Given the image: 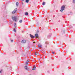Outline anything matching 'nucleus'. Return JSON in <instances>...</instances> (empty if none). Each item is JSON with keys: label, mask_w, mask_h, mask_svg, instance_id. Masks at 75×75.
Masks as SVG:
<instances>
[{"label": "nucleus", "mask_w": 75, "mask_h": 75, "mask_svg": "<svg viewBox=\"0 0 75 75\" xmlns=\"http://www.w3.org/2000/svg\"><path fill=\"white\" fill-rule=\"evenodd\" d=\"M18 2H16V6H18Z\"/></svg>", "instance_id": "obj_11"}, {"label": "nucleus", "mask_w": 75, "mask_h": 75, "mask_svg": "<svg viewBox=\"0 0 75 75\" xmlns=\"http://www.w3.org/2000/svg\"><path fill=\"white\" fill-rule=\"evenodd\" d=\"M23 1H24V0H22Z\"/></svg>", "instance_id": "obj_24"}, {"label": "nucleus", "mask_w": 75, "mask_h": 75, "mask_svg": "<svg viewBox=\"0 0 75 75\" xmlns=\"http://www.w3.org/2000/svg\"><path fill=\"white\" fill-rule=\"evenodd\" d=\"M73 3H75V0H73Z\"/></svg>", "instance_id": "obj_18"}, {"label": "nucleus", "mask_w": 75, "mask_h": 75, "mask_svg": "<svg viewBox=\"0 0 75 75\" xmlns=\"http://www.w3.org/2000/svg\"><path fill=\"white\" fill-rule=\"evenodd\" d=\"M29 62L28 61V60H27L26 62V64H28V62Z\"/></svg>", "instance_id": "obj_15"}, {"label": "nucleus", "mask_w": 75, "mask_h": 75, "mask_svg": "<svg viewBox=\"0 0 75 75\" xmlns=\"http://www.w3.org/2000/svg\"><path fill=\"white\" fill-rule=\"evenodd\" d=\"M26 42V41L25 40H23L22 41V42H23V43H25Z\"/></svg>", "instance_id": "obj_6"}, {"label": "nucleus", "mask_w": 75, "mask_h": 75, "mask_svg": "<svg viewBox=\"0 0 75 75\" xmlns=\"http://www.w3.org/2000/svg\"><path fill=\"white\" fill-rule=\"evenodd\" d=\"M19 22L20 23H22V22H23V21H22V20H20Z\"/></svg>", "instance_id": "obj_16"}, {"label": "nucleus", "mask_w": 75, "mask_h": 75, "mask_svg": "<svg viewBox=\"0 0 75 75\" xmlns=\"http://www.w3.org/2000/svg\"><path fill=\"white\" fill-rule=\"evenodd\" d=\"M33 43H35V42H33Z\"/></svg>", "instance_id": "obj_23"}, {"label": "nucleus", "mask_w": 75, "mask_h": 75, "mask_svg": "<svg viewBox=\"0 0 75 75\" xmlns=\"http://www.w3.org/2000/svg\"><path fill=\"white\" fill-rule=\"evenodd\" d=\"M38 47H40V48H42V45H41V44H39L38 45Z\"/></svg>", "instance_id": "obj_5"}, {"label": "nucleus", "mask_w": 75, "mask_h": 75, "mask_svg": "<svg viewBox=\"0 0 75 75\" xmlns=\"http://www.w3.org/2000/svg\"><path fill=\"white\" fill-rule=\"evenodd\" d=\"M12 19L13 20V21H16V20L17 19L16 18V16H14L12 17Z\"/></svg>", "instance_id": "obj_2"}, {"label": "nucleus", "mask_w": 75, "mask_h": 75, "mask_svg": "<svg viewBox=\"0 0 75 75\" xmlns=\"http://www.w3.org/2000/svg\"><path fill=\"white\" fill-rule=\"evenodd\" d=\"M25 1L26 3H28V2H29V0H26Z\"/></svg>", "instance_id": "obj_12"}, {"label": "nucleus", "mask_w": 75, "mask_h": 75, "mask_svg": "<svg viewBox=\"0 0 75 75\" xmlns=\"http://www.w3.org/2000/svg\"><path fill=\"white\" fill-rule=\"evenodd\" d=\"M13 40H11V42H13Z\"/></svg>", "instance_id": "obj_21"}, {"label": "nucleus", "mask_w": 75, "mask_h": 75, "mask_svg": "<svg viewBox=\"0 0 75 75\" xmlns=\"http://www.w3.org/2000/svg\"><path fill=\"white\" fill-rule=\"evenodd\" d=\"M25 69H26V70H27V67L25 66Z\"/></svg>", "instance_id": "obj_17"}, {"label": "nucleus", "mask_w": 75, "mask_h": 75, "mask_svg": "<svg viewBox=\"0 0 75 75\" xmlns=\"http://www.w3.org/2000/svg\"><path fill=\"white\" fill-rule=\"evenodd\" d=\"M28 13L27 12L25 13V16H28Z\"/></svg>", "instance_id": "obj_10"}, {"label": "nucleus", "mask_w": 75, "mask_h": 75, "mask_svg": "<svg viewBox=\"0 0 75 75\" xmlns=\"http://www.w3.org/2000/svg\"><path fill=\"white\" fill-rule=\"evenodd\" d=\"M13 31L14 32H16V29H14L13 30Z\"/></svg>", "instance_id": "obj_13"}, {"label": "nucleus", "mask_w": 75, "mask_h": 75, "mask_svg": "<svg viewBox=\"0 0 75 75\" xmlns=\"http://www.w3.org/2000/svg\"><path fill=\"white\" fill-rule=\"evenodd\" d=\"M1 71H2V70H1V71H0V73H1Z\"/></svg>", "instance_id": "obj_22"}, {"label": "nucleus", "mask_w": 75, "mask_h": 75, "mask_svg": "<svg viewBox=\"0 0 75 75\" xmlns=\"http://www.w3.org/2000/svg\"><path fill=\"white\" fill-rule=\"evenodd\" d=\"M14 28H16V23H14Z\"/></svg>", "instance_id": "obj_8"}, {"label": "nucleus", "mask_w": 75, "mask_h": 75, "mask_svg": "<svg viewBox=\"0 0 75 75\" xmlns=\"http://www.w3.org/2000/svg\"><path fill=\"white\" fill-rule=\"evenodd\" d=\"M35 55H37V53L35 52Z\"/></svg>", "instance_id": "obj_19"}, {"label": "nucleus", "mask_w": 75, "mask_h": 75, "mask_svg": "<svg viewBox=\"0 0 75 75\" xmlns=\"http://www.w3.org/2000/svg\"><path fill=\"white\" fill-rule=\"evenodd\" d=\"M35 36L36 38H38V34H35Z\"/></svg>", "instance_id": "obj_7"}, {"label": "nucleus", "mask_w": 75, "mask_h": 75, "mask_svg": "<svg viewBox=\"0 0 75 75\" xmlns=\"http://www.w3.org/2000/svg\"><path fill=\"white\" fill-rule=\"evenodd\" d=\"M17 11V8H16L12 12V14H14V13H16V12Z\"/></svg>", "instance_id": "obj_3"}, {"label": "nucleus", "mask_w": 75, "mask_h": 75, "mask_svg": "<svg viewBox=\"0 0 75 75\" xmlns=\"http://www.w3.org/2000/svg\"><path fill=\"white\" fill-rule=\"evenodd\" d=\"M30 36L32 38H34L35 37L34 36L31 35V34H30Z\"/></svg>", "instance_id": "obj_4"}, {"label": "nucleus", "mask_w": 75, "mask_h": 75, "mask_svg": "<svg viewBox=\"0 0 75 75\" xmlns=\"http://www.w3.org/2000/svg\"><path fill=\"white\" fill-rule=\"evenodd\" d=\"M52 54H54V52H52Z\"/></svg>", "instance_id": "obj_20"}, {"label": "nucleus", "mask_w": 75, "mask_h": 75, "mask_svg": "<svg viewBox=\"0 0 75 75\" xmlns=\"http://www.w3.org/2000/svg\"><path fill=\"white\" fill-rule=\"evenodd\" d=\"M35 69V67L34 66L33 67V70H34V69Z\"/></svg>", "instance_id": "obj_9"}, {"label": "nucleus", "mask_w": 75, "mask_h": 75, "mask_svg": "<svg viewBox=\"0 0 75 75\" xmlns=\"http://www.w3.org/2000/svg\"><path fill=\"white\" fill-rule=\"evenodd\" d=\"M64 10H65V6H62L61 9L60 10L61 12H62V11Z\"/></svg>", "instance_id": "obj_1"}, {"label": "nucleus", "mask_w": 75, "mask_h": 75, "mask_svg": "<svg viewBox=\"0 0 75 75\" xmlns=\"http://www.w3.org/2000/svg\"><path fill=\"white\" fill-rule=\"evenodd\" d=\"M45 2H43V3H42V5H45Z\"/></svg>", "instance_id": "obj_14"}]
</instances>
